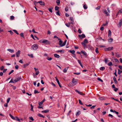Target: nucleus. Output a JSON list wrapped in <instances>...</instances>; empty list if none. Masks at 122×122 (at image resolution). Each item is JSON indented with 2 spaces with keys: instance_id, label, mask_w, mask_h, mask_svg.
Here are the masks:
<instances>
[{
  "instance_id": "19",
  "label": "nucleus",
  "mask_w": 122,
  "mask_h": 122,
  "mask_svg": "<svg viewBox=\"0 0 122 122\" xmlns=\"http://www.w3.org/2000/svg\"><path fill=\"white\" fill-rule=\"evenodd\" d=\"M113 79L114 81V82L115 84H117V82L116 80V78L115 76H114L113 77Z\"/></svg>"
},
{
  "instance_id": "37",
  "label": "nucleus",
  "mask_w": 122,
  "mask_h": 122,
  "mask_svg": "<svg viewBox=\"0 0 122 122\" xmlns=\"http://www.w3.org/2000/svg\"><path fill=\"white\" fill-rule=\"evenodd\" d=\"M14 18V16L12 15L10 16V19L11 20H13Z\"/></svg>"
},
{
  "instance_id": "64",
  "label": "nucleus",
  "mask_w": 122,
  "mask_h": 122,
  "mask_svg": "<svg viewBox=\"0 0 122 122\" xmlns=\"http://www.w3.org/2000/svg\"><path fill=\"white\" fill-rule=\"evenodd\" d=\"M100 6H98L97 7L96 9L97 10H98L100 9Z\"/></svg>"
},
{
  "instance_id": "36",
  "label": "nucleus",
  "mask_w": 122,
  "mask_h": 122,
  "mask_svg": "<svg viewBox=\"0 0 122 122\" xmlns=\"http://www.w3.org/2000/svg\"><path fill=\"white\" fill-rule=\"evenodd\" d=\"M108 65L109 66H112V63L111 62H110L108 64Z\"/></svg>"
},
{
  "instance_id": "63",
  "label": "nucleus",
  "mask_w": 122,
  "mask_h": 122,
  "mask_svg": "<svg viewBox=\"0 0 122 122\" xmlns=\"http://www.w3.org/2000/svg\"><path fill=\"white\" fill-rule=\"evenodd\" d=\"M61 53H64V50H60L59 51Z\"/></svg>"
},
{
  "instance_id": "62",
  "label": "nucleus",
  "mask_w": 122,
  "mask_h": 122,
  "mask_svg": "<svg viewBox=\"0 0 122 122\" xmlns=\"http://www.w3.org/2000/svg\"><path fill=\"white\" fill-rule=\"evenodd\" d=\"M99 98L100 100H104V98L102 97H100Z\"/></svg>"
},
{
  "instance_id": "29",
  "label": "nucleus",
  "mask_w": 122,
  "mask_h": 122,
  "mask_svg": "<svg viewBox=\"0 0 122 122\" xmlns=\"http://www.w3.org/2000/svg\"><path fill=\"white\" fill-rule=\"evenodd\" d=\"M111 32L110 30H108V36H111Z\"/></svg>"
},
{
  "instance_id": "9",
  "label": "nucleus",
  "mask_w": 122,
  "mask_h": 122,
  "mask_svg": "<svg viewBox=\"0 0 122 122\" xmlns=\"http://www.w3.org/2000/svg\"><path fill=\"white\" fill-rule=\"evenodd\" d=\"M122 24V19L120 20L119 24H118V26L119 27H121Z\"/></svg>"
},
{
  "instance_id": "60",
  "label": "nucleus",
  "mask_w": 122,
  "mask_h": 122,
  "mask_svg": "<svg viewBox=\"0 0 122 122\" xmlns=\"http://www.w3.org/2000/svg\"><path fill=\"white\" fill-rule=\"evenodd\" d=\"M49 11L50 12L52 13V11L51 9L50 8H49L48 9Z\"/></svg>"
},
{
  "instance_id": "59",
  "label": "nucleus",
  "mask_w": 122,
  "mask_h": 122,
  "mask_svg": "<svg viewBox=\"0 0 122 122\" xmlns=\"http://www.w3.org/2000/svg\"><path fill=\"white\" fill-rule=\"evenodd\" d=\"M10 98H8L7 100V102L8 103L10 101Z\"/></svg>"
},
{
  "instance_id": "33",
  "label": "nucleus",
  "mask_w": 122,
  "mask_h": 122,
  "mask_svg": "<svg viewBox=\"0 0 122 122\" xmlns=\"http://www.w3.org/2000/svg\"><path fill=\"white\" fill-rule=\"evenodd\" d=\"M120 13H121V14L122 13V9L119 10L118 11V13H117V15H119V14Z\"/></svg>"
},
{
  "instance_id": "56",
  "label": "nucleus",
  "mask_w": 122,
  "mask_h": 122,
  "mask_svg": "<svg viewBox=\"0 0 122 122\" xmlns=\"http://www.w3.org/2000/svg\"><path fill=\"white\" fill-rule=\"evenodd\" d=\"M14 70H12L9 73V75H10L13 72Z\"/></svg>"
},
{
  "instance_id": "44",
  "label": "nucleus",
  "mask_w": 122,
  "mask_h": 122,
  "mask_svg": "<svg viewBox=\"0 0 122 122\" xmlns=\"http://www.w3.org/2000/svg\"><path fill=\"white\" fill-rule=\"evenodd\" d=\"M95 52L96 53H98L99 52L98 51V48H96L95 49Z\"/></svg>"
},
{
  "instance_id": "53",
  "label": "nucleus",
  "mask_w": 122,
  "mask_h": 122,
  "mask_svg": "<svg viewBox=\"0 0 122 122\" xmlns=\"http://www.w3.org/2000/svg\"><path fill=\"white\" fill-rule=\"evenodd\" d=\"M47 59L49 61H50L52 59V58L51 57H48Z\"/></svg>"
},
{
  "instance_id": "16",
  "label": "nucleus",
  "mask_w": 122,
  "mask_h": 122,
  "mask_svg": "<svg viewBox=\"0 0 122 122\" xmlns=\"http://www.w3.org/2000/svg\"><path fill=\"white\" fill-rule=\"evenodd\" d=\"M68 52H70L71 53L73 54V55H75V56H76V55L75 54V51L74 50H69Z\"/></svg>"
},
{
  "instance_id": "13",
  "label": "nucleus",
  "mask_w": 122,
  "mask_h": 122,
  "mask_svg": "<svg viewBox=\"0 0 122 122\" xmlns=\"http://www.w3.org/2000/svg\"><path fill=\"white\" fill-rule=\"evenodd\" d=\"M113 47H109L105 48V50L106 51H109L112 50L113 49Z\"/></svg>"
},
{
  "instance_id": "31",
  "label": "nucleus",
  "mask_w": 122,
  "mask_h": 122,
  "mask_svg": "<svg viewBox=\"0 0 122 122\" xmlns=\"http://www.w3.org/2000/svg\"><path fill=\"white\" fill-rule=\"evenodd\" d=\"M83 7L84 9L85 10L87 8V5L86 4L83 5Z\"/></svg>"
},
{
  "instance_id": "47",
  "label": "nucleus",
  "mask_w": 122,
  "mask_h": 122,
  "mask_svg": "<svg viewBox=\"0 0 122 122\" xmlns=\"http://www.w3.org/2000/svg\"><path fill=\"white\" fill-rule=\"evenodd\" d=\"M28 55L31 58L33 57V55L32 54H28Z\"/></svg>"
},
{
  "instance_id": "12",
  "label": "nucleus",
  "mask_w": 122,
  "mask_h": 122,
  "mask_svg": "<svg viewBox=\"0 0 122 122\" xmlns=\"http://www.w3.org/2000/svg\"><path fill=\"white\" fill-rule=\"evenodd\" d=\"M20 51L18 50L16 53V57H19L20 54Z\"/></svg>"
},
{
  "instance_id": "43",
  "label": "nucleus",
  "mask_w": 122,
  "mask_h": 122,
  "mask_svg": "<svg viewBox=\"0 0 122 122\" xmlns=\"http://www.w3.org/2000/svg\"><path fill=\"white\" fill-rule=\"evenodd\" d=\"M9 116L11 117L12 119H13L14 120L15 117H14L13 116H12L11 114H9Z\"/></svg>"
},
{
  "instance_id": "3",
  "label": "nucleus",
  "mask_w": 122,
  "mask_h": 122,
  "mask_svg": "<svg viewBox=\"0 0 122 122\" xmlns=\"http://www.w3.org/2000/svg\"><path fill=\"white\" fill-rule=\"evenodd\" d=\"M33 2L35 6L38 3H39L42 6H43L45 5V3L43 2L42 1H39L38 2H36V1H34Z\"/></svg>"
},
{
  "instance_id": "27",
  "label": "nucleus",
  "mask_w": 122,
  "mask_h": 122,
  "mask_svg": "<svg viewBox=\"0 0 122 122\" xmlns=\"http://www.w3.org/2000/svg\"><path fill=\"white\" fill-rule=\"evenodd\" d=\"M54 56L55 57L57 58H59L60 57L59 55L57 54H54Z\"/></svg>"
},
{
  "instance_id": "6",
  "label": "nucleus",
  "mask_w": 122,
  "mask_h": 122,
  "mask_svg": "<svg viewBox=\"0 0 122 122\" xmlns=\"http://www.w3.org/2000/svg\"><path fill=\"white\" fill-rule=\"evenodd\" d=\"M21 79V77L20 76H17L15 78V79L14 80L15 83L18 82Z\"/></svg>"
},
{
  "instance_id": "49",
  "label": "nucleus",
  "mask_w": 122,
  "mask_h": 122,
  "mask_svg": "<svg viewBox=\"0 0 122 122\" xmlns=\"http://www.w3.org/2000/svg\"><path fill=\"white\" fill-rule=\"evenodd\" d=\"M39 93V92H38V91L37 90H35L34 91V94H35L37 93Z\"/></svg>"
},
{
  "instance_id": "41",
  "label": "nucleus",
  "mask_w": 122,
  "mask_h": 122,
  "mask_svg": "<svg viewBox=\"0 0 122 122\" xmlns=\"http://www.w3.org/2000/svg\"><path fill=\"white\" fill-rule=\"evenodd\" d=\"M13 30L15 32V33L17 34V35H19V33L17 31L15 30Z\"/></svg>"
},
{
  "instance_id": "39",
  "label": "nucleus",
  "mask_w": 122,
  "mask_h": 122,
  "mask_svg": "<svg viewBox=\"0 0 122 122\" xmlns=\"http://www.w3.org/2000/svg\"><path fill=\"white\" fill-rule=\"evenodd\" d=\"M59 8V7H57V6H56L55 7V10H58V9Z\"/></svg>"
},
{
  "instance_id": "45",
  "label": "nucleus",
  "mask_w": 122,
  "mask_h": 122,
  "mask_svg": "<svg viewBox=\"0 0 122 122\" xmlns=\"http://www.w3.org/2000/svg\"><path fill=\"white\" fill-rule=\"evenodd\" d=\"M108 61V58H106L105 60V62L106 63H107V62Z\"/></svg>"
},
{
  "instance_id": "24",
  "label": "nucleus",
  "mask_w": 122,
  "mask_h": 122,
  "mask_svg": "<svg viewBox=\"0 0 122 122\" xmlns=\"http://www.w3.org/2000/svg\"><path fill=\"white\" fill-rule=\"evenodd\" d=\"M37 116H38L39 117H43V118H45V117L44 116L39 113L38 114Z\"/></svg>"
},
{
  "instance_id": "40",
  "label": "nucleus",
  "mask_w": 122,
  "mask_h": 122,
  "mask_svg": "<svg viewBox=\"0 0 122 122\" xmlns=\"http://www.w3.org/2000/svg\"><path fill=\"white\" fill-rule=\"evenodd\" d=\"M122 72V71H121L119 69H118V73L119 75H120Z\"/></svg>"
},
{
  "instance_id": "14",
  "label": "nucleus",
  "mask_w": 122,
  "mask_h": 122,
  "mask_svg": "<svg viewBox=\"0 0 122 122\" xmlns=\"http://www.w3.org/2000/svg\"><path fill=\"white\" fill-rule=\"evenodd\" d=\"M70 20L71 21V22H70L71 24H73V22H74L73 19L72 17H70Z\"/></svg>"
},
{
  "instance_id": "21",
  "label": "nucleus",
  "mask_w": 122,
  "mask_h": 122,
  "mask_svg": "<svg viewBox=\"0 0 122 122\" xmlns=\"http://www.w3.org/2000/svg\"><path fill=\"white\" fill-rule=\"evenodd\" d=\"M49 111V110L47 109L45 110H43L41 112H42L46 113L48 112Z\"/></svg>"
},
{
  "instance_id": "52",
  "label": "nucleus",
  "mask_w": 122,
  "mask_h": 122,
  "mask_svg": "<svg viewBox=\"0 0 122 122\" xmlns=\"http://www.w3.org/2000/svg\"><path fill=\"white\" fill-rule=\"evenodd\" d=\"M19 67V66L17 65H16L15 66V69H18Z\"/></svg>"
},
{
  "instance_id": "15",
  "label": "nucleus",
  "mask_w": 122,
  "mask_h": 122,
  "mask_svg": "<svg viewBox=\"0 0 122 122\" xmlns=\"http://www.w3.org/2000/svg\"><path fill=\"white\" fill-rule=\"evenodd\" d=\"M81 52L85 56V57H87V54L85 52L83 51H81Z\"/></svg>"
},
{
  "instance_id": "7",
  "label": "nucleus",
  "mask_w": 122,
  "mask_h": 122,
  "mask_svg": "<svg viewBox=\"0 0 122 122\" xmlns=\"http://www.w3.org/2000/svg\"><path fill=\"white\" fill-rule=\"evenodd\" d=\"M88 43V41L87 39H85L83 41L81 42V44L83 45H85V44Z\"/></svg>"
},
{
  "instance_id": "58",
  "label": "nucleus",
  "mask_w": 122,
  "mask_h": 122,
  "mask_svg": "<svg viewBox=\"0 0 122 122\" xmlns=\"http://www.w3.org/2000/svg\"><path fill=\"white\" fill-rule=\"evenodd\" d=\"M29 119L30 120H31L32 121H33L34 120V119L32 117H29Z\"/></svg>"
},
{
  "instance_id": "1",
  "label": "nucleus",
  "mask_w": 122,
  "mask_h": 122,
  "mask_svg": "<svg viewBox=\"0 0 122 122\" xmlns=\"http://www.w3.org/2000/svg\"><path fill=\"white\" fill-rule=\"evenodd\" d=\"M58 40H59L58 44L60 47H62L65 45L67 41V40H65L63 43V41H62L60 39H58Z\"/></svg>"
},
{
  "instance_id": "25",
  "label": "nucleus",
  "mask_w": 122,
  "mask_h": 122,
  "mask_svg": "<svg viewBox=\"0 0 122 122\" xmlns=\"http://www.w3.org/2000/svg\"><path fill=\"white\" fill-rule=\"evenodd\" d=\"M56 2L57 5H59L60 4V0H56Z\"/></svg>"
},
{
  "instance_id": "20",
  "label": "nucleus",
  "mask_w": 122,
  "mask_h": 122,
  "mask_svg": "<svg viewBox=\"0 0 122 122\" xmlns=\"http://www.w3.org/2000/svg\"><path fill=\"white\" fill-rule=\"evenodd\" d=\"M81 113V112L80 111H78L76 113V116H78Z\"/></svg>"
},
{
  "instance_id": "23",
  "label": "nucleus",
  "mask_w": 122,
  "mask_h": 122,
  "mask_svg": "<svg viewBox=\"0 0 122 122\" xmlns=\"http://www.w3.org/2000/svg\"><path fill=\"white\" fill-rule=\"evenodd\" d=\"M56 81H57V82L59 86L60 87H61V85H60V82H59V80H58V79H57V78H56Z\"/></svg>"
},
{
  "instance_id": "57",
  "label": "nucleus",
  "mask_w": 122,
  "mask_h": 122,
  "mask_svg": "<svg viewBox=\"0 0 122 122\" xmlns=\"http://www.w3.org/2000/svg\"><path fill=\"white\" fill-rule=\"evenodd\" d=\"M114 60L117 63H119V61L117 59H114Z\"/></svg>"
},
{
  "instance_id": "10",
  "label": "nucleus",
  "mask_w": 122,
  "mask_h": 122,
  "mask_svg": "<svg viewBox=\"0 0 122 122\" xmlns=\"http://www.w3.org/2000/svg\"><path fill=\"white\" fill-rule=\"evenodd\" d=\"M75 91L77 92L79 94L83 96H84L85 95V94L83 93L82 92H80L77 90H75Z\"/></svg>"
},
{
  "instance_id": "2",
  "label": "nucleus",
  "mask_w": 122,
  "mask_h": 122,
  "mask_svg": "<svg viewBox=\"0 0 122 122\" xmlns=\"http://www.w3.org/2000/svg\"><path fill=\"white\" fill-rule=\"evenodd\" d=\"M40 42L45 44L48 45L50 44L51 42L48 40L46 39H43L41 40L40 41Z\"/></svg>"
},
{
  "instance_id": "26",
  "label": "nucleus",
  "mask_w": 122,
  "mask_h": 122,
  "mask_svg": "<svg viewBox=\"0 0 122 122\" xmlns=\"http://www.w3.org/2000/svg\"><path fill=\"white\" fill-rule=\"evenodd\" d=\"M108 41L109 42L111 43L113 41V40L112 38H111L108 39Z\"/></svg>"
},
{
  "instance_id": "46",
  "label": "nucleus",
  "mask_w": 122,
  "mask_h": 122,
  "mask_svg": "<svg viewBox=\"0 0 122 122\" xmlns=\"http://www.w3.org/2000/svg\"><path fill=\"white\" fill-rule=\"evenodd\" d=\"M20 35L21 37H22L23 38H24V34L23 33H21L20 34Z\"/></svg>"
},
{
  "instance_id": "30",
  "label": "nucleus",
  "mask_w": 122,
  "mask_h": 122,
  "mask_svg": "<svg viewBox=\"0 0 122 122\" xmlns=\"http://www.w3.org/2000/svg\"><path fill=\"white\" fill-rule=\"evenodd\" d=\"M68 67L66 68H64L63 70V72L65 73L66 72H67V71L68 70Z\"/></svg>"
},
{
  "instance_id": "28",
  "label": "nucleus",
  "mask_w": 122,
  "mask_h": 122,
  "mask_svg": "<svg viewBox=\"0 0 122 122\" xmlns=\"http://www.w3.org/2000/svg\"><path fill=\"white\" fill-rule=\"evenodd\" d=\"M7 50L11 53L14 52V51L13 50H11L10 49H7Z\"/></svg>"
},
{
  "instance_id": "51",
  "label": "nucleus",
  "mask_w": 122,
  "mask_h": 122,
  "mask_svg": "<svg viewBox=\"0 0 122 122\" xmlns=\"http://www.w3.org/2000/svg\"><path fill=\"white\" fill-rule=\"evenodd\" d=\"M56 14H57V15H58L59 16H60V14L59 13V10H58V11H57L56 12Z\"/></svg>"
},
{
  "instance_id": "42",
  "label": "nucleus",
  "mask_w": 122,
  "mask_h": 122,
  "mask_svg": "<svg viewBox=\"0 0 122 122\" xmlns=\"http://www.w3.org/2000/svg\"><path fill=\"white\" fill-rule=\"evenodd\" d=\"M39 71L38 70L36 71V75H38V74H39Z\"/></svg>"
},
{
  "instance_id": "50",
  "label": "nucleus",
  "mask_w": 122,
  "mask_h": 122,
  "mask_svg": "<svg viewBox=\"0 0 122 122\" xmlns=\"http://www.w3.org/2000/svg\"><path fill=\"white\" fill-rule=\"evenodd\" d=\"M68 7L67 6H66L65 7V10L66 11H68Z\"/></svg>"
},
{
  "instance_id": "34",
  "label": "nucleus",
  "mask_w": 122,
  "mask_h": 122,
  "mask_svg": "<svg viewBox=\"0 0 122 122\" xmlns=\"http://www.w3.org/2000/svg\"><path fill=\"white\" fill-rule=\"evenodd\" d=\"M71 24L70 23H66L65 24L66 25L67 27H69L70 26V24Z\"/></svg>"
},
{
  "instance_id": "11",
  "label": "nucleus",
  "mask_w": 122,
  "mask_h": 122,
  "mask_svg": "<svg viewBox=\"0 0 122 122\" xmlns=\"http://www.w3.org/2000/svg\"><path fill=\"white\" fill-rule=\"evenodd\" d=\"M103 12L104 14H106V15L107 16H109V14L107 12V10H103Z\"/></svg>"
},
{
  "instance_id": "48",
  "label": "nucleus",
  "mask_w": 122,
  "mask_h": 122,
  "mask_svg": "<svg viewBox=\"0 0 122 122\" xmlns=\"http://www.w3.org/2000/svg\"><path fill=\"white\" fill-rule=\"evenodd\" d=\"M80 74V72H77V73H76V72H74L73 73V74H76L77 75H78L79 74Z\"/></svg>"
},
{
  "instance_id": "35",
  "label": "nucleus",
  "mask_w": 122,
  "mask_h": 122,
  "mask_svg": "<svg viewBox=\"0 0 122 122\" xmlns=\"http://www.w3.org/2000/svg\"><path fill=\"white\" fill-rule=\"evenodd\" d=\"M105 69V68L104 67H102L100 68V70L101 71H103Z\"/></svg>"
},
{
  "instance_id": "22",
  "label": "nucleus",
  "mask_w": 122,
  "mask_h": 122,
  "mask_svg": "<svg viewBox=\"0 0 122 122\" xmlns=\"http://www.w3.org/2000/svg\"><path fill=\"white\" fill-rule=\"evenodd\" d=\"M45 101V100H43L42 101H41V102H39V105L40 106H41V105L42 104L43 102Z\"/></svg>"
},
{
  "instance_id": "18",
  "label": "nucleus",
  "mask_w": 122,
  "mask_h": 122,
  "mask_svg": "<svg viewBox=\"0 0 122 122\" xmlns=\"http://www.w3.org/2000/svg\"><path fill=\"white\" fill-rule=\"evenodd\" d=\"M14 120H16L18 121H19V122H20V119H19V118L17 116H16L15 117Z\"/></svg>"
},
{
  "instance_id": "17",
  "label": "nucleus",
  "mask_w": 122,
  "mask_h": 122,
  "mask_svg": "<svg viewBox=\"0 0 122 122\" xmlns=\"http://www.w3.org/2000/svg\"><path fill=\"white\" fill-rule=\"evenodd\" d=\"M110 111L112 112H115V113L117 115H118V112H116L115 110H113L111 109L110 110Z\"/></svg>"
},
{
  "instance_id": "61",
  "label": "nucleus",
  "mask_w": 122,
  "mask_h": 122,
  "mask_svg": "<svg viewBox=\"0 0 122 122\" xmlns=\"http://www.w3.org/2000/svg\"><path fill=\"white\" fill-rule=\"evenodd\" d=\"M78 33L79 34L81 33L82 32L81 30V29H78Z\"/></svg>"
},
{
  "instance_id": "54",
  "label": "nucleus",
  "mask_w": 122,
  "mask_h": 122,
  "mask_svg": "<svg viewBox=\"0 0 122 122\" xmlns=\"http://www.w3.org/2000/svg\"><path fill=\"white\" fill-rule=\"evenodd\" d=\"M97 80L98 81H101L102 82H103V80H102L101 79H100L99 78H97Z\"/></svg>"
},
{
  "instance_id": "8",
  "label": "nucleus",
  "mask_w": 122,
  "mask_h": 122,
  "mask_svg": "<svg viewBox=\"0 0 122 122\" xmlns=\"http://www.w3.org/2000/svg\"><path fill=\"white\" fill-rule=\"evenodd\" d=\"M78 36L81 39H82L83 38L85 37V36L84 34H82L81 35H78Z\"/></svg>"
},
{
  "instance_id": "4",
  "label": "nucleus",
  "mask_w": 122,
  "mask_h": 122,
  "mask_svg": "<svg viewBox=\"0 0 122 122\" xmlns=\"http://www.w3.org/2000/svg\"><path fill=\"white\" fill-rule=\"evenodd\" d=\"M72 85L74 86L77 84V79H75L74 78H73L72 79Z\"/></svg>"
},
{
  "instance_id": "38",
  "label": "nucleus",
  "mask_w": 122,
  "mask_h": 122,
  "mask_svg": "<svg viewBox=\"0 0 122 122\" xmlns=\"http://www.w3.org/2000/svg\"><path fill=\"white\" fill-rule=\"evenodd\" d=\"M15 83V81H13V79L12 78L11 79L10 81L9 82V83Z\"/></svg>"
},
{
  "instance_id": "5",
  "label": "nucleus",
  "mask_w": 122,
  "mask_h": 122,
  "mask_svg": "<svg viewBox=\"0 0 122 122\" xmlns=\"http://www.w3.org/2000/svg\"><path fill=\"white\" fill-rule=\"evenodd\" d=\"M38 45L36 44H34L32 46L31 48L33 49V50H36L38 48Z\"/></svg>"
},
{
  "instance_id": "32",
  "label": "nucleus",
  "mask_w": 122,
  "mask_h": 122,
  "mask_svg": "<svg viewBox=\"0 0 122 122\" xmlns=\"http://www.w3.org/2000/svg\"><path fill=\"white\" fill-rule=\"evenodd\" d=\"M29 64V63H26L25 64H24L23 65V67L24 68H26L27 66H28Z\"/></svg>"
},
{
  "instance_id": "55",
  "label": "nucleus",
  "mask_w": 122,
  "mask_h": 122,
  "mask_svg": "<svg viewBox=\"0 0 122 122\" xmlns=\"http://www.w3.org/2000/svg\"><path fill=\"white\" fill-rule=\"evenodd\" d=\"M78 101L79 102V103L81 105H83V103L81 102V101L80 100H79Z\"/></svg>"
}]
</instances>
